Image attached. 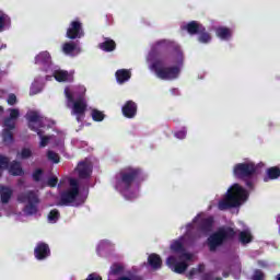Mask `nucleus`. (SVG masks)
Returning a JSON list of instances; mask_svg holds the SVG:
<instances>
[{
	"label": "nucleus",
	"instance_id": "nucleus-8",
	"mask_svg": "<svg viewBox=\"0 0 280 280\" xmlns=\"http://www.w3.org/2000/svg\"><path fill=\"white\" fill-rule=\"evenodd\" d=\"M151 69L161 80H174L178 78V73H180L178 68H163L161 63H154L151 66Z\"/></svg>",
	"mask_w": 280,
	"mask_h": 280
},
{
	"label": "nucleus",
	"instance_id": "nucleus-6",
	"mask_svg": "<svg viewBox=\"0 0 280 280\" xmlns=\"http://www.w3.org/2000/svg\"><path fill=\"white\" fill-rule=\"evenodd\" d=\"M9 118L4 120V130L2 133L4 143H12V132L14 130V126H16V119H19L21 112L19 108H9Z\"/></svg>",
	"mask_w": 280,
	"mask_h": 280
},
{
	"label": "nucleus",
	"instance_id": "nucleus-22",
	"mask_svg": "<svg viewBox=\"0 0 280 280\" xmlns=\"http://www.w3.org/2000/svg\"><path fill=\"white\" fill-rule=\"evenodd\" d=\"M9 173L12 176H21L23 175V168L21 167V164L18 162H12L9 166Z\"/></svg>",
	"mask_w": 280,
	"mask_h": 280
},
{
	"label": "nucleus",
	"instance_id": "nucleus-45",
	"mask_svg": "<svg viewBox=\"0 0 280 280\" xmlns=\"http://www.w3.org/2000/svg\"><path fill=\"white\" fill-rule=\"evenodd\" d=\"M105 244H106V242H101V244L98 245V248H104Z\"/></svg>",
	"mask_w": 280,
	"mask_h": 280
},
{
	"label": "nucleus",
	"instance_id": "nucleus-43",
	"mask_svg": "<svg viewBox=\"0 0 280 280\" xmlns=\"http://www.w3.org/2000/svg\"><path fill=\"white\" fill-rule=\"evenodd\" d=\"M175 137L177 139H185V137H187V131L186 130H182L175 133Z\"/></svg>",
	"mask_w": 280,
	"mask_h": 280
},
{
	"label": "nucleus",
	"instance_id": "nucleus-14",
	"mask_svg": "<svg viewBox=\"0 0 280 280\" xmlns=\"http://www.w3.org/2000/svg\"><path fill=\"white\" fill-rule=\"evenodd\" d=\"M122 114L125 117L132 119L137 115V104L132 101H128L122 107Z\"/></svg>",
	"mask_w": 280,
	"mask_h": 280
},
{
	"label": "nucleus",
	"instance_id": "nucleus-24",
	"mask_svg": "<svg viewBox=\"0 0 280 280\" xmlns=\"http://www.w3.org/2000/svg\"><path fill=\"white\" fill-rule=\"evenodd\" d=\"M280 171L279 167H271L267 170V177H265V182L275 180V178H279Z\"/></svg>",
	"mask_w": 280,
	"mask_h": 280
},
{
	"label": "nucleus",
	"instance_id": "nucleus-44",
	"mask_svg": "<svg viewBox=\"0 0 280 280\" xmlns=\"http://www.w3.org/2000/svg\"><path fill=\"white\" fill-rule=\"evenodd\" d=\"M88 280H102V277L97 276V273H92L88 277Z\"/></svg>",
	"mask_w": 280,
	"mask_h": 280
},
{
	"label": "nucleus",
	"instance_id": "nucleus-39",
	"mask_svg": "<svg viewBox=\"0 0 280 280\" xmlns=\"http://www.w3.org/2000/svg\"><path fill=\"white\" fill-rule=\"evenodd\" d=\"M7 102L10 106H14V104H16V95L10 94Z\"/></svg>",
	"mask_w": 280,
	"mask_h": 280
},
{
	"label": "nucleus",
	"instance_id": "nucleus-21",
	"mask_svg": "<svg viewBox=\"0 0 280 280\" xmlns=\"http://www.w3.org/2000/svg\"><path fill=\"white\" fill-rule=\"evenodd\" d=\"M182 30H187L188 34H198V32H202V26L197 22H190L186 26H183Z\"/></svg>",
	"mask_w": 280,
	"mask_h": 280
},
{
	"label": "nucleus",
	"instance_id": "nucleus-5",
	"mask_svg": "<svg viewBox=\"0 0 280 280\" xmlns=\"http://www.w3.org/2000/svg\"><path fill=\"white\" fill-rule=\"evenodd\" d=\"M82 202H84V198L80 196L78 180L70 179V189L61 195V205H72V207H78V205H82Z\"/></svg>",
	"mask_w": 280,
	"mask_h": 280
},
{
	"label": "nucleus",
	"instance_id": "nucleus-26",
	"mask_svg": "<svg viewBox=\"0 0 280 280\" xmlns=\"http://www.w3.org/2000/svg\"><path fill=\"white\" fill-rule=\"evenodd\" d=\"M124 275V267L119 264H115L110 268L109 280H113L115 276Z\"/></svg>",
	"mask_w": 280,
	"mask_h": 280
},
{
	"label": "nucleus",
	"instance_id": "nucleus-41",
	"mask_svg": "<svg viewBox=\"0 0 280 280\" xmlns=\"http://www.w3.org/2000/svg\"><path fill=\"white\" fill-rule=\"evenodd\" d=\"M42 177H43V171L42 170H36L33 174L34 180H40Z\"/></svg>",
	"mask_w": 280,
	"mask_h": 280
},
{
	"label": "nucleus",
	"instance_id": "nucleus-40",
	"mask_svg": "<svg viewBox=\"0 0 280 280\" xmlns=\"http://www.w3.org/2000/svg\"><path fill=\"white\" fill-rule=\"evenodd\" d=\"M252 279L253 280H264V272L256 270Z\"/></svg>",
	"mask_w": 280,
	"mask_h": 280
},
{
	"label": "nucleus",
	"instance_id": "nucleus-12",
	"mask_svg": "<svg viewBox=\"0 0 280 280\" xmlns=\"http://www.w3.org/2000/svg\"><path fill=\"white\" fill-rule=\"evenodd\" d=\"M84 36V31H82V23L79 21H73L70 27L67 30V38L74 40V38H82Z\"/></svg>",
	"mask_w": 280,
	"mask_h": 280
},
{
	"label": "nucleus",
	"instance_id": "nucleus-28",
	"mask_svg": "<svg viewBox=\"0 0 280 280\" xmlns=\"http://www.w3.org/2000/svg\"><path fill=\"white\" fill-rule=\"evenodd\" d=\"M217 36L221 38L222 40H226L229 36H231V30L226 27H219L217 28Z\"/></svg>",
	"mask_w": 280,
	"mask_h": 280
},
{
	"label": "nucleus",
	"instance_id": "nucleus-16",
	"mask_svg": "<svg viewBox=\"0 0 280 280\" xmlns=\"http://www.w3.org/2000/svg\"><path fill=\"white\" fill-rule=\"evenodd\" d=\"M54 75L57 82H71L73 80V74L65 70H56Z\"/></svg>",
	"mask_w": 280,
	"mask_h": 280
},
{
	"label": "nucleus",
	"instance_id": "nucleus-32",
	"mask_svg": "<svg viewBox=\"0 0 280 280\" xmlns=\"http://www.w3.org/2000/svg\"><path fill=\"white\" fill-rule=\"evenodd\" d=\"M10 25V18L5 14L0 16V32H3V27Z\"/></svg>",
	"mask_w": 280,
	"mask_h": 280
},
{
	"label": "nucleus",
	"instance_id": "nucleus-37",
	"mask_svg": "<svg viewBox=\"0 0 280 280\" xmlns=\"http://www.w3.org/2000/svg\"><path fill=\"white\" fill-rule=\"evenodd\" d=\"M209 40H211V35L208 33H202L199 35V43H209Z\"/></svg>",
	"mask_w": 280,
	"mask_h": 280
},
{
	"label": "nucleus",
	"instance_id": "nucleus-49",
	"mask_svg": "<svg viewBox=\"0 0 280 280\" xmlns=\"http://www.w3.org/2000/svg\"><path fill=\"white\" fill-rule=\"evenodd\" d=\"M2 112H3V107L0 106V113H2Z\"/></svg>",
	"mask_w": 280,
	"mask_h": 280
},
{
	"label": "nucleus",
	"instance_id": "nucleus-29",
	"mask_svg": "<svg viewBox=\"0 0 280 280\" xmlns=\"http://www.w3.org/2000/svg\"><path fill=\"white\" fill-rule=\"evenodd\" d=\"M58 218H60V213L58 212V210H51L48 214V221L50 222V224H56V222H58Z\"/></svg>",
	"mask_w": 280,
	"mask_h": 280
},
{
	"label": "nucleus",
	"instance_id": "nucleus-51",
	"mask_svg": "<svg viewBox=\"0 0 280 280\" xmlns=\"http://www.w3.org/2000/svg\"><path fill=\"white\" fill-rule=\"evenodd\" d=\"M160 43H165V40H162V42H160Z\"/></svg>",
	"mask_w": 280,
	"mask_h": 280
},
{
	"label": "nucleus",
	"instance_id": "nucleus-1",
	"mask_svg": "<svg viewBox=\"0 0 280 280\" xmlns=\"http://www.w3.org/2000/svg\"><path fill=\"white\" fill-rule=\"evenodd\" d=\"M86 93V89L84 86H79L71 90L69 88L65 89V95L67 97V106L71 108V115L77 117V121H82L84 119V115L86 113V102L84 100H78L73 102V97H78V95H84Z\"/></svg>",
	"mask_w": 280,
	"mask_h": 280
},
{
	"label": "nucleus",
	"instance_id": "nucleus-27",
	"mask_svg": "<svg viewBox=\"0 0 280 280\" xmlns=\"http://www.w3.org/2000/svg\"><path fill=\"white\" fill-rule=\"evenodd\" d=\"M115 47V40L112 39H107L104 43L100 44V49H102L103 51H114Z\"/></svg>",
	"mask_w": 280,
	"mask_h": 280
},
{
	"label": "nucleus",
	"instance_id": "nucleus-13",
	"mask_svg": "<svg viewBox=\"0 0 280 280\" xmlns=\"http://www.w3.org/2000/svg\"><path fill=\"white\" fill-rule=\"evenodd\" d=\"M77 172L80 178H89L91 176V162L89 160L80 162L77 166Z\"/></svg>",
	"mask_w": 280,
	"mask_h": 280
},
{
	"label": "nucleus",
	"instance_id": "nucleus-50",
	"mask_svg": "<svg viewBox=\"0 0 280 280\" xmlns=\"http://www.w3.org/2000/svg\"><path fill=\"white\" fill-rule=\"evenodd\" d=\"M277 279L280 280V275L277 276Z\"/></svg>",
	"mask_w": 280,
	"mask_h": 280
},
{
	"label": "nucleus",
	"instance_id": "nucleus-42",
	"mask_svg": "<svg viewBox=\"0 0 280 280\" xmlns=\"http://www.w3.org/2000/svg\"><path fill=\"white\" fill-rule=\"evenodd\" d=\"M171 60H173V62H183V54L177 52Z\"/></svg>",
	"mask_w": 280,
	"mask_h": 280
},
{
	"label": "nucleus",
	"instance_id": "nucleus-48",
	"mask_svg": "<svg viewBox=\"0 0 280 280\" xmlns=\"http://www.w3.org/2000/svg\"><path fill=\"white\" fill-rule=\"evenodd\" d=\"M259 165V167H264V163H260V164H258Z\"/></svg>",
	"mask_w": 280,
	"mask_h": 280
},
{
	"label": "nucleus",
	"instance_id": "nucleus-38",
	"mask_svg": "<svg viewBox=\"0 0 280 280\" xmlns=\"http://www.w3.org/2000/svg\"><path fill=\"white\" fill-rule=\"evenodd\" d=\"M48 187H56L58 185V177L51 176L47 182Z\"/></svg>",
	"mask_w": 280,
	"mask_h": 280
},
{
	"label": "nucleus",
	"instance_id": "nucleus-19",
	"mask_svg": "<svg viewBox=\"0 0 280 280\" xmlns=\"http://www.w3.org/2000/svg\"><path fill=\"white\" fill-rule=\"evenodd\" d=\"M51 62V56L49 52L44 51L35 57V65H49Z\"/></svg>",
	"mask_w": 280,
	"mask_h": 280
},
{
	"label": "nucleus",
	"instance_id": "nucleus-46",
	"mask_svg": "<svg viewBox=\"0 0 280 280\" xmlns=\"http://www.w3.org/2000/svg\"><path fill=\"white\" fill-rule=\"evenodd\" d=\"M259 265L265 267L266 266V262L265 261H259Z\"/></svg>",
	"mask_w": 280,
	"mask_h": 280
},
{
	"label": "nucleus",
	"instance_id": "nucleus-35",
	"mask_svg": "<svg viewBox=\"0 0 280 280\" xmlns=\"http://www.w3.org/2000/svg\"><path fill=\"white\" fill-rule=\"evenodd\" d=\"M43 91V88L38 85L36 82L32 84L31 86V95H36L37 93H40Z\"/></svg>",
	"mask_w": 280,
	"mask_h": 280
},
{
	"label": "nucleus",
	"instance_id": "nucleus-11",
	"mask_svg": "<svg viewBox=\"0 0 280 280\" xmlns=\"http://www.w3.org/2000/svg\"><path fill=\"white\" fill-rule=\"evenodd\" d=\"M23 202L27 203L24 213H26V215H34V213H36L37 211L36 205H38V197L36 196V194L30 192L23 199Z\"/></svg>",
	"mask_w": 280,
	"mask_h": 280
},
{
	"label": "nucleus",
	"instance_id": "nucleus-20",
	"mask_svg": "<svg viewBox=\"0 0 280 280\" xmlns=\"http://www.w3.org/2000/svg\"><path fill=\"white\" fill-rule=\"evenodd\" d=\"M116 79L119 84H124V82H128L130 80V70H118L116 72Z\"/></svg>",
	"mask_w": 280,
	"mask_h": 280
},
{
	"label": "nucleus",
	"instance_id": "nucleus-2",
	"mask_svg": "<svg viewBox=\"0 0 280 280\" xmlns=\"http://www.w3.org/2000/svg\"><path fill=\"white\" fill-rule=\"evenodd\" d=\"M248 200V192L242 186L234 184L226 192L225 197L219 202V209H231V207H240Z\"/></svg>",
	"mask_w": 280,
	"mask_h": 280
},
{
	"label": "nucleus",
	"instance_id": "nucleus-47",
	"mask_svg": "<svg viewBox=\"0 0 280 280\" xmlns=\"http://www.w3.org/2000/svg\"><path fill=\"white\" fill-rule=\"evenodd\" d=\"M196 272H198L197 270H192L191 272H190V275H196Z\"/></svg>",
	"mask_w": 280,
	"mask_h": 280
},
{
	"label": "nucleus",
	"instance_id": "nucleus-34",
	"mask_svg": "<svg viewBox=\"0 0 280 280\" xmlns=\"http://www.w3.org/2000/svg\"><path fill=\"white\" fill-rule=\"evenodd\" d=\"M18 156L19 159H30V156H32V150L27 148L22 149Z\"/></svg>",
	"mask_w": 280,
	"mask_h": 280
},
{
	"label": "nucleus",
	"instance_id": "nucleus-3",
	"mask_svg": "<svg viewBox=\"0 0 280 280\" xmlns=\"http://www.w3.org/2000/svg\"><path fill=\"white\" fill-rule=\"evenodd\" d=\"M27 119H28V126H30L31 130H35V132H37V135L40 139L39 147L46 148V145H49V142L54 141V137L44 136L43 130H40V128H43V126H45V121H47V120L40 118V116L36 112H30L27 114Z\"/></svg>",
	"mask_w": 280,
	"mask_h": 280
},
{
	"label": "nucleus",
	"instance_id": "nucleus-25",
	"mask_svg": "<svg viewBox=\"0 0 280 280\" xmlns=\"http://www.w3.org/2000/svg\"><path fill=\"white\" fill-rule=\"evenodd\" d=\"M240 242L241 244H250L253 242V234H250V231L245 230L240 233Z\"/></svg>",
	"mask_w": 280,
	"mask_h": 280
},
{
	"label": "nucleus",
	"instance_id": "nucleus-9",
	"mask_svg": "<svg viewBox=\"0 0 280 280\" xmlns=\"http://www.w3.org/2000/svg\"><path fill=\"white\" fill-rule=\"evenodd\" d=\"M257 168L255 167V164L253 162H244L238 163L234 166L233 173L236 178H246L247 176H252V174H255Z\"/></svg>",
	"mask_w": 280,
	"mask_h": 280
},
{
	"label": "nucleus",
	"instance_id": "nucleus-23",
	"mask_svg": "<svg viewBox=\"0 0 280 280\" xmlns=\"http://www.w3.org/2000/svg\"><path fill=\"white\" fill-rule=\"evenodd\" d=\"M0 198L1 202H3L4 205L10 202V198H12V190L8 187H2L0 189Z\"/></svg>",
	"mask_w": 280,
	"mask_h": 280
},
{
	"label": "nucleus",
	"instance_id": "nucleus-30",
	"mask_svg": "<svg viewBox=\"0 0 280 280\" xmlns=\"http://www.w3.org/2000/svg\"><path fill=\"white\" fill-rule=\"evenodd\" d=\"M171 250H173V253H180V250H183V238H180L179 241H175L171 245Z\"/></svg>",
	"mask_w": 280,
	"mask_h": 280
},
{
	"label": "nucleus",
	"instance_id": "nucleus-18",
	"mask_svg": "<svg viewBox=\"0 0 280 280\" xmlns=\"http://www.w3.org/2000/svg\"><path fill=\"white\" fill-rule=\"evenodd\" d=\"M148 261L151 268H153L154 270H159V268H161L163 264V261L161 260V256L156 254H151L148 258Z\"/></svg>",
	"mask_w": 280,
	"mask_h": 280
},
{
	"label": "nucleus",
	"instance_id": "nucleus-31",
	"mask_svg": "<svg viewBox=\"0 0 280 280\" xmlns=\"http://www.w3.org/2000/svg\"><path fill=\"white\" fill-rule=\"evenodd\" d=\"M92 118L94 121H104V113L93 109L92 110Z\"/></svg>",
	"mask_w": 280,
	"mask_h": 280
},
{
	"label": "nucleus",
	"instance_id": "nucleus-10",
	"mask_svg": "<svg viewBox=\"0 0 280 280\" xmlns=\"http://www.w3.org/2000/svg\"><path fill=\"white\" fill-rule=\"evenodd\" d=\"M233 235H235V232L232 229L220 230L209 238L210 250H215V246H220L226 237H233Z\"/></svg>",
	"mask_w": 280,
	"mask_h": 280
},
{
	"label": "nucleus",
	"instance_id": "nucleus-33",
	"mask_svg": "<svg viewBox=\"0 0 280 280\" xmlns=\"http://www.w3.org/2000/svg\"><path fill=\"white\" fill-rule=\"evenodd\" d=\"M47 156L48 160L51 161L52 163H60V156L56 152L48 151Z\"/></svg>",
	"mask_w": 280,
	"mask_h": 280
},
{
	"label": "nucleus",
	"instance_id": "nucleus-17",
	"mask_svg": "<svg viewBox=\"0 0 280 280\" xmlns=\"http://www.w3.org/2000/svg\"><path fill=\"white\" fill-rule=\"evenodd\" d=\"M62 51L67 54V56H75L80 54V48L73 43H66L62 46Z\"/></svg>",
	"mask_w": 280,
	"mask_h": 280
},
{
	"label": "nucleus",
	"instance_id": "nucleus-36",
	"mask_svg": "<svg viewBox=\"0 0 280 280\" xmlns=\"http://www.w3.org/2000/svg\"><path fill=\"white\" fill-rule=\"evenodd\" d=\"M9 162H10V160H8V158L0 154V172H1V170H5V167H8Z\"/></svg>",
	"mask_w": 280,
	"mask_h": 280
},
{
	"label": "nucleus",
	"instance_id": "nucleus-7",
	"mask_svg": "<svg viewBox=\"0 0 280 280\" xmlns=\"http://www.w3.org/2000/svg\"><path fill=\"white\" fill-rule=\"evenodd\" d=\"M194 256L191 254H182L178 255L179 260L176 261L174 256L167 258L166 264L173 270V272H177V275H183L187 270V261H191Z\"/></svg>",
	"mask_w": 280,
	"mask_h": 280
},
{
	"label": "nucleus",
	"instance_id": "nucleus-15",
	"mask_svg": "<svg viewBox=\"0 0 280 280\" xmlns=\"http://www.w3.org/2000/svg\"><path fill=\"white\" fill-rule=\"evenodd\" d=\"M35 257L39 260L49 257V246H47V244L39 243L35 248Z\"/></svg>",
	"mask_w": 280,
	"mask_h": 280
},
{
	"label": "nucleus",
	"instance_id": "nucleus-4",
	"mask_svg": "<svg viewBox=\"0 0 280 280\" xmlns=\"http://www.w3.org/2000/svg\"><path fill=\"white\" fill-rule=\"evenodd\" d=\"M135 176H137V171L132 168H127L122 171L116 179V189L121 191L125 198L132 200V198H137V195L133 197L130 196V185H132V180H135Z\"/></svg>",
	"mask_w": 280,
	"mask_h": 280
}]
</instances>
